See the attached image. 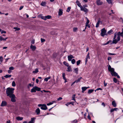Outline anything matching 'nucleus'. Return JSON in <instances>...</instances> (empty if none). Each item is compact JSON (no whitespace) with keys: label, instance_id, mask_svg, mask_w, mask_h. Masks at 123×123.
<instances>
[{"label":"nucleus","instance_id":"f257e3e1","mask_svg":"<svg viewBox=\"0 0 123 123\" xmlns=\"http://www.w3.org/2000/svg\"><path fill=\"white\" fill-rule=\"evenodd\" d=\"M15 89L12 88L8 87L6 90V93L7 96L9 97L13 95Z\"/></svg>","mask_w":123,"mask_h":123},{"label":"nucleus","instance_id":"f03ea898","mask_svg":"<svg viewBox=\"0 0 123 123\" xmlns=\"http://www.w3.org/2000/svg\"><path fill=\"white\" fill-rule=\"evenodd\" d=\"M108 69L109 71L111 72V74L112 76H116L117 75V73L114 71V69L113 68H111L110 65H109Z\"/></svg>","mask_w":123,"mask_h":123},{"label":"nucleus","instance_id":"7ed1b4c3","mask_svg":"<svg viewBox=\"0 0 123 123\" xmlns=\"http://www.w3.org/2000/svg\"><path fill=\"white\" fill-rule=\"evenodd\" d=\"M38 106L39 107H41V109L43 110H45L48 109L45 104H39L38 105Z\"/></svg>","mask_w":123,"mask_h":123},{"label":"nucleus","instance_id":"20e7f679","mask_svg":"<svg viewBox=\"0 0 123 123\" xmlns=\"http://www.w3.org/2000/svg\"><path fill=\"white\" fill-rule=\"evenodd\" d=\"M40 89H41L40 88L35 86L31 89V92H35L36 91H40Z\"/></svg>","mask_w":123,"mask_h":123},{"label":"nucleus","instance_id":"39448f33","mask_svg":"<svg viewBox=\"0 0 123 123\" xmlns=\"http://www.w3.org/2000/svg\"><path fill=\"white\" fill-rule=\"evenodd\" d=\"M101 31V35L102 36L104 37L105 35H107V33H106V31L105 30L104 28L102 29Z\"/></svg>","mask_w":123,"mask_h":123},{"label":"nucleus","instance_id":"423d86ee","mask_svg":"<svg viewBox=\"0 0 123 123\" xmlns=\"http://www.w3.org/2000/svg\"><path fill=\"white\" fill-rule=\"evenodd\" d=\"M117 38L118 39V40L120 41V36L122 37H123V32L122 31V32H118L117 33Z\"/></svg>","mask_w":123,"mask_h":123},{"label":"nucleus","instance_id":"0eeeda50","mask_svg":"<svg viewBox=\"0 0 123 123\" xmlns=\"http://www.w3.org/2000/svg\"><path fill=\"white\" fill-rule=\"evenodd\" d=\"M10 98H11V101L13 102H15L16 101V99H15V96L14 94L12 95L11 96L9 97Z\"/></svg>","mask_w":123,"mask_h":123},{"label":"nucleus","instance_id":"6e6552de","mask_svg":"<svg viewBox=\"0 0 123 123\" xmlns=\"http://www.w3.org/2000/svg\"><path fill=\"white\" fill-rule=\"evenodd\" d=\"M7 105V102L5 101H2L1 103L0 106L1 107L5 106Z\"/></svg>","mask_w":123,"mask_h":123},{"label":"nucleus","instance_id":"1a4fd4ad","mask_svg":"<svg viewBox=\"0 0 123 123\" xmlns=\"http://www.w3.org/2000/svg\"><path fill=\"white\" fill-rule=\"evenodd\" d=\"M80 8L81 11H83L84 12L86 13H87L88 12V10L87 8H85V7H82Z\"/></svg>","mask_w":123,"mask_h":123},{"label":"nucleus","instance_id":"9d476101","mask_svg":"<svg viewBox=\"0 0 123 123\" xmlns=\"http://www.w3.org/2000/svg\"><path fill=\"white\" fill-rule=\"evenodd\" d=\"M68 60L69 61H71L72 58H74V57L72 55H70L68 56Z\"/></svg>","mask_w":123,"mask_h":123},{"label":"nucleus","instance_id":"9b49d317","mask_svg":"<svg viewBox=\"0 0 123 123\" xmlns=\"http://www.w3.org/2000/svg\"><path fill=\"white\" fill-rule=\"evenodd\" d=\"M63 10L61 9H59V12H58V15L59 16L62 15L63 13Z\"/></svg>","mask_w":123,"mask_h":123},{"label":"nucleus","instance_id":"f8f14e48","mask_svg":"<svg viewBox=\"0 0 123 123\" xmlns=\"http://www.w3.org/2000/svg\"><path fill=\"white\" fill-rule=\"evenodd\" d=\"M119 41L118 40V39L117 38V37L116 39H113L112 41V43L114 44H116L117 42Z\"/></svg>","mask_w":123,"mask_h":123},{"label":"nucleus","instance_id":"ddd939ff","mask_svg":"<svg viewBox=\"0 0 123 123\" xmlns=\"http://www.w3.org/2000/svg\"><path fill=\"white\" fill-rule=\"evenodd\" d=\"M35 118L34 117L31 118V120L29 121V123H34L35 122Z\"/></svg>","mask_w":123,"mask_h":123},{"label":"nucleus","instance_id":"4468645a","mask_svg":"<svg viewBox=\"0 0 123 123\" xmlns=\"http://www.w3.org/2000/svg\"><path fill=\"white\" fill-rule=\"evenodd\" d=\"M100 0H97L96 3L97 5H101L102 4L103 2L100 1Z\"/></svg>","mask_w":123,"mask_h":123},{"label":"nucleus","instance_id":"2eb2a0df","mask_svg":"<svg viewBox=\"0 0 123 123\" xmlns=\"http://www.w3.org/2000/svg\"><path fill=\"white\" fill-rule=\"evenodd\" d=\"M76 3L78 6L80 8L82 6H81L80 3V2L78 0H77L76 1Z\"/></svg>","mask_w":123,"mask_h":123},{"label":"nucleus","instance_id":"dca6fc26","mask_svg":"<svg viewBox=\"0 0 123 123\" xmlns=\"http://www.w3.org/2000/svg\"><path fill=\"white\" fill-rule=\"evenodd\" d=\"M87 89V87H83L81 88V89L82 90V92L83 93L84 92V91Z\"/></svg>","mask_w":123,"mask_h":123},{"label":"nucleus","instance_id":"f3484780","mask_svg":"<svg viewBox=\"0 0 123 123\" xmlns=\"http://www.w3.org/2000/svg\"><path fill=\"white\" fill-rule=\"evenodd\" d=\"M30 48L33 50H35L36 49V47L35 46H33L32 44L30 46Z\"/></svg>","mask_w":123,"mask_h":123},{"label":"nucleus","instance_id":"a211bd4d","mask_svg":"<svg viewBox=\"0 0 123 123\" xmlns=\"http://www.w3.org/2000/svg\"><path fill=\"white\" fill-rule=\"evenodd\" d=\"M36 113L37 115H39L40 113V110L39 108H37L36 110Z\"/></svg>","mask_w":123,"mask_h":123},{"label":"nucleus","instance_id":"6ab92c4d","mask_svg":"<svg viewBox=\"0 0 123 123\" xmlns=\"http://www.w3.org/2000/svg\"><path fill=\"white\" fill-rule=\"evenodd\" d=\"M112 104L114 107H115L117 106L114 100L112 102Z\"/></svg>","mask_w":123,"mask_h":123},{"label":"nucleus","instance_id":"aec40b11","mask_svg":"<svg viewBox=\"0 0 123 123\" xmlns=\"http://www.w3.org/2000/svg\"><path fill=\"white\" fill-rule=\"evenodd\" d=\"M94 91V90L93 89L89 90L88 91L87 93L89 94H90L92 92Z\"/></svg>","mask_w":123,"mask_h":123},{"label":"nucleus","instance_id":"412c9836","mask_svg":"<svg viewBox=\"0 0 123 123\" xmlns=\"http://www.w3.org/2000/svg\"><path fill=\"white\" fill-rule=\"evenodd\" d=\"M16 119L17 120H23V117H16Z\"/></svg>","mask_w":123,"mask_h":123},{"label":"nucleus","instance_id":"4be33fe9","mask_svg":"<svg viewBox=\"0 0 123 123\" xmlns=\"http://www.w3.org/2000/svg\"><path fill=\"white\" fill-rule=\"evenodd\" d=\"M7 37L6 38H4L3 37H2L1 36H0V40L1 41L2 40L5 41L6 40V39H7Z\"/></svg>","mask_w":123,"mask_h":123},{"label":"nucleus","instance_id":"5701e85b","mask_svg":"<svg viewBox=\"0 0 123 123\" xmlns=\"http://www.w3.org/2000/svg\"><path fill=\"white\" fill-rule=\"evenodd\" d=\"M46 5V3L45 2L43 1L41 4V5L42 6H45Z\"/></svg>","mask_w":123,"mask_h":123},{"label":"nucleus","instance_id":"b1692460","mask_svg":"<svg viewBox=\"0 0 123 123\" xmlns=\"http://www.w3.org/2000/svg\"><path fill=\"white\" fill-rule=\"evenodd\" d=\"M12 75H11L6 74L5 76L4 77L6 78H8L10 77Z\"/></svg>","mask_w":123,"mask_h":123},{"label":"nucleus","instance_id":"393cba45","mask_svg":"<svg viewBox=\"0 0 123 123\" xmlns=\"http://www.w3.org/2000/svg\"><path fill=\"white\" fill-rule=\"evenodd\" d=\"M68 69L67 70V71L68 72H70L71 71V69L70 66H68Z\"/></svg>","mask_w":123,"mask_h":123},{"label":"nucleus","instance_id":"a878e982","mask_svg":"<svg viewBox=\"0 0 123 123\" xmlns=\"http://www.w3.org/2000/svg\"><path fill=\"white\" fill-rule=\"evenodd\" d=\"M82 79V77H80L77 80L75 81V82H76V83H78V82H79L80 81V80Z\"/></svg>","mask_w":123,"mask_h":123},{"label":"nucleus","instance_id":"bb28decb","mask_svg":"<svg viewBox=\"0 0 123 123\" xmlns=\"http://www.w3.org/2000/svg\"><path fill=\"white\" fill-rule=\"evenodd\" d=\"M76 95L75 94H74L72 95V100H74L75 102H76V100L75 99V96Z\"/></svg>","mask_w":123,"mask_h":123},{"label":"nucleus","instance_id":"cd10ccee","mask_svg":"<svg viewBox=\"0 0 123 123\" xmlns=\"http://www.w3.org/2000/svg\"><path fill=\"white\" fill-rule=\"evenodd\" d=\"M50 77L46 78L44 79V81H47L49 80L50 79Z\"/></svg>","mask_w":123,"mask_h":123},{"label":"nucleus","instance_id":"c85d7f7f","mask_svg":"<svg viewBox=\"0 0 123 123\" xmlns=\"http://www.w3.org/2000/svg\"><path fill=\"white\" fill-rule=\"evenodd\" d=\"M51 16L48 15L46 16V20L47 19H49L51 18Z\"/></svg>","mask_w":123,"mask_h":123},{"label":"nucleus","instance_id":"c756f323","mask_svg":"<svg viewBox=\"0 0 123 123\" xmlns=\"http://www.w3.org/2000/svg\"><path fill=\"white\" fill-rule=\"evenodd\" d=\"M113 31L112 30H111L107 32V34H108L110 35L111 34V33H112Z\"/></svg>","mask_w":123,"mask_h":123},{"label":"nucleus","instance_id":"7c9ffc66","mask_svg":"<svg viewBox=\"0 0 123 123\" xmlns=\"http://www.w3.org/2000/svg\"><path fill=\"white\" fill-rule=\"evenodd\" d=\"M38 72V68H36L35 71H33V73H37Z\"/></svg>","mask_w":123,"mask_h":123},{"label":"nucleus","instance_id":"2f4dec72","mask_svg":"<svg viewBox=\"0 0 123 123\" xmlns=\"http://www.w3.org/2000/svg\"><path fill=\"white\" fill-rule=\"evenodd\" d=\"M75 72L76 74H78V68H77L74 69Z\"/></svg>","mask_w":123,"mask_h":123},{"label":"nucleus","instance_id":"473e14b6","mask_svg":"<svg viewBox=\"0 0 123 123\" xmlns=\"http://www.w3.org/2000/svg\"><path fill=\"white\" fill-rule=\"evenodd\" d=\"M62 77L65 80H66V79L65 76V73H62Z\"/></svg>","mask_w":123,"mask_h":123},{"label":"nucleus","instance_id":"72a5a7b5","mask_svg":"<svg viewBox=\"0 0 123 123\" xmlns=\"http://www.w3.org/2000/svg\"><path fill=\"white\" fill-rule=\"evenodd\" d=\"M63 64L66 66L68 67L69 66L68 64V63L65 62H63Z\"/></svg>","mask_w":123,"mask_h":123},{"label":"nucleus","instance_id":"f704fd0d","mask_svg":"<svg viewBox=\"0 0 123 123\" xmlns=\"http://www.w3.org/2000/svg\"><path fill=\"white\" fill-rule=\"evenodd\" d=\"M71 61V63L73 64H74L75 63L76 61L74 59H73Z\"/></svg>","mask_w":123,"mask_h":123},{"label":"nucleus","instance_id":"c9c22d12","mask_svg":"<svg viewBox=\"0 0 123 123\" xmlns=\"http://www.w3.org/2000/svg\"><path fill=\"white\" fill-rule=\"evenodd\" d=\"M12 85L13 87H14L16 86V85L15 82L14 81H13L12 83Z\"/></svg>","mask_w":123,"mask_h":123},{"label":"nucleus","instance_id":"e433bc0d","mask_svg":"<svg viewBox=\"0 0 123 123\" xmlns=\"http://www.w3.org/2000/svg\"><path fill=\"white\" fill-rule=\"evenodd\" d=\"M71 9V7H68L66 10V11L68 12H69L70 11Z\"/></svg>","mask_w":123,"mask_h":123},{"label":"nucleus","instance_id":"4c0bfd02","mask_svg":"<svg viewBox=\"0 0 123 123\" xmlns=\"http://www.w3.org/2000/svg\"><path fill=\"white\" fill-rule=\"evenodd\" d=\"M41 18L45 20H46V16H42L41 17Z\"/></svg>","mask_w":123,"mask_h":123},{"label":"nucleus","instance_id":"58836bf2","mask_svg":"<svg viewBox=\"0 0 123 123\" xmlns=\"http://www.w3.org/2000/svg\"><path fill=\"white\" fill-rule=\"evenodd\" d=\"M77 65H78L79 64H80V60H79L77 62Z\"/></svg>","mask_w":123,"mask_h":123},{"label":"nucleus","instance_id":"ea45409f","mask_svg":"<svg viewBox=\"0 0 123 123\" xmlns=\"http://www.w3.org/2000/svg\"><path fill=\"white\" fill-rule=\"evenodd\" d=\"M88 118L89 120H91V117L90 116V114L89 112L88 113V115L87 117Z\"/></svg>","mask_w":123,"mask_h":123},{"label":"nucleus","instance_id":"a19ab883","mask_svg":"<svg viewBox=\"0 0 123 123\" xmlns=\"http://www.w3.org/2000/svg\"><path fill=\"white\" fill-rule=\"evenodd\" d=\"M13 29H15L16 31H19L20 30V28H19L18 27H14L13 28Z\"/></svg>","mask_w":123,"mask_h":123},{"label":"nucleus","instance_id":"79ce46f5","mask_svg":"<svg viewBox=\"0 0 123 123\" xmlns=\"http://www.w3.org/2000/svg\"><path fill=\"white\" fill-rule=\"evenodd\" d=\"M113 80L114 82L115 83H117V79L115 78H113Z\"/></svg>","mask_w":123,"mask_h":123},{"label":"nucleus","instance_id":"37998d69","mask_svg":"<svg viewBox=\"0 0 123 123\" xmlns=\"http://www.w3.org/2000/svg\"><path fill=\"white\" fill-rule=\"evenodd\" d=\"M77 30V28L76 27H75L73 28V31L74 32H75Z\"/></svg>","mask_w":123,"mask_h":123},{"label":"nucleus","instance_id":"c03bdc74","mask_svg":"<svg viewBox=\"0 0 123 123\" xmlns=\"http://www.w3.org/2000/svg\"><path fill=\"white\" fill-rule=\"evenodd\" d=\"M9 69L11 70H13L14 69V68L13 67H11L9 68Z\"/></svg>","mask_w":123,"mask_h":123},{"label":"nucleus","instance_id":"a18cd8bd","mask_svg":"<svg viewBox=\"0 0 123 123\" xmlns=\"http://www.w3.org/2000/svg\"><path fill=\"white\" fill-rule=\"evenodd\" d=\"M41 41L42 43L45 41V40L44 39L41 38Z\"/></svg>","mask_w":123,"mask_h":123},{"label":"nucleus","instance_id":"49530a36","mask_svg":"<svg viewBox=\"0 0 123 123\" xmlns=\"http://www.w3.org/2000/svg\"><path fill=\"white\" fill-rule=\"evenodd\" d=\"M77 120H75L73 121L72 122V123H76L77 122Z\"/></svg>","mask_w":123,"mask_h":123},{"label":"nucleus","instance_id":"de8ad7c7","mask_svg":"<svg viewBox=\"0 0 123 123\" xmlns=\"http://www.w3.org/2000/svg\"><path fill=\"white\" fill-rule=\"evenodd\" d=\"M99 23H98V22H97L96 23V28H97L99 26Z\"/></svg>","mask_w":123,"mask_h":123},{"label":"nucleus","instance_id":"09e8293b","mask_svg":"<svg viewBox=\"0 0 123 123\" xmlns=\"http://www.w3.org/2000/svg\"><path fill=\"white\" fill-rule=\"evenodd\" d=\"M99 23H98V22H97L96 23V28H97L99 26Z\"/></svg>","mask_w":123,"mask_h":123},{"label":"nucleus","instance_id":"8fccbe9b","mask_svg":"<svg viewBox=\"0 0 123 123\" xmlns=\"http://www.w3.org/2000/svg\"><path fill=\"white\" fill-rule=\"evenodd\" d=\"M110 41H108L106 43L104 44H103V45H107V44H109L110 43Z\"/></svg>","mask_w":123,"mask_h":123},{"label":"nucleus","instance_id":"3c124183","mask_svg":"<svg viewBox=\"0 0 123 123\" xmlns=\"http://www.w3.org/2000/svg\"><path fill=\"white\" fill-rule=\"evenodd\" d=\"M114 37L113 39H116V36H117V33H115L114 34Z\"/></svg>","mask_w":123,"mask_h":123},{"label":"nucleus","instance_id":"603ef678","mask_svg":"<svg viewBox=\"0 0 123 123\" xmlns=\"http://www.w3.org/2000/svg\"><path fill=\"white\" fill-rule=\"evenodd\" d=\"M116 54L114 53H108V55H116Z\"/></svg>","mask_w":123,"mask_h":123},{"label":"nucleus","instance_id":"864d4df0","mask_svg":"<svg viewBox=\"0 0 123 123\" xmlns=\"http://www.w3.org/2000/svg\"><path fill=\"white\" fill-rule=\"evenodd\" d=\"M3 58L2 56L0 57V61L1 62L3 61Z\"/></svg>","mask_w":123,"mask_h":123},{"label":"nucleus","instance_id":"5fc2aeb1","mask_svg":"<svg viewBox=\"0 0 123 123\" xmlns=\"http://www.w3.org/2000/svg\"><path fill=\"white\" fill-rule=\"evenodd\" d=\"M89 20L88 19H87L86 22V24H88L89 23Z\"/></svg>","mask_w":123,"mask_h":123},{"label":"nucleus","instance_id":"6e6d98bb","mask_svg":"<svg viewBox=\"0 0 123 123\" xmlns=\"http://www.w3.org/2000/svg\"><path fill=\"white\" fill-rule=\"evenodd\" d=\"M53 104V103H52L51 102H50L49 103L47 104V105L49 106Z\"/></svg>","mask_w":123,"mask_h":123},{"label":"nucleus","instance_id":"4d7b16f0","mask_svg":"<svg viewBox=\"0 0 123 123\" xmlns=\"http://www.w3.org/2000/svg\"><path fill=\"white\" fill-rule=\"evenodd\" d=\"M62 98L61 97H60L57 99L58 101H59L60 100H62Z\"/></svg>","mask_w":123,"mask_h":123},{"label":"nucleus","instance_id":"13d9d810","mask_svg":"<svg viewBox=\"0 0 123 123\" xmlns=\"http://www.w3.org/2000/svg\"><path fill=\"white\" fill-rule=\"evenodd\" d=\"M107 84L106 83H105V81H104V86H106L107 85Z\"/></svg>","mask_w":123,"mask_h":123},{"label":"nucleus","instance_id":"bf43d9fd","mask_svg":"<svg viewBox=\"0 0 123 123\" xmlns=\"http://www.w3.org/2000/svg\"><path fill=\"white\" fill-rule=\"evenodd\" d=\"M31 43L32 44H34L35 43V40H32L31 41Z\"/></svg>","mask_w":123,"mask_h":123},{"label":"nucleus","instance_id":"052dcab7","mask_svg":"<svg viewBox=\"0 0 123 123\" xmlns=\"http://www.w3.org/2000/svg\"><path fill=\"white\" fill-rule=\"evenodd\" d=\"M6 123H11L10 120H8L7 121Z\"/></svg>","mask_w":123,"mask_h":123},{"label":"nucleus","instance_id":"680f3d73","mask_svg":"<svg viewBox=\"0 0 123 123\" xmlns=\"http://www.w3.org/2000/svg\"><path fill=\"white\" fill-rule=\"evenodd\" d=\"M6 33V32L5 31H2L1 32V34H2L3 33Z\"/></svg>","mask_w":123,"mask_h":123},{"label":"nucleus","instance_id":"e2e57ef3","mask_svg":"<svg viewBox=\"0 0 123 123\" xmlns=\"http://www.w3.org/2000/svg\"><path fill=\"white\" fill-rule=\"evenodd\" d=\"M86 27H87L89 28L90 27V25L88 24H86Z\"/></svg>","mask_w":123,"mask_h":123},{"label":"nucleus","instance_id":"0e129e2a","mask_svg":"<svg viewBox=\"0 0 123 123\" xmlns=\"http://www.w3.org/2000/svg\"><path fill=\"white\" fill-rule=\"evenodd\" d=\"M23 7H23V6H21L19 8V10H21L23 8Z\"/></svg>","mask_w":123,"mask_h":123},{"label":"nucleus","instance_id":"69168bd1","mask_svg":"<svg viewBox=\"0 0 123 123\" xmlns=\"http://www.w3.org/2000/svg\"><path fill=\"white\" fill-rule=\"evenodd\" d=\"M69 105H70L69 102H68L67 104H65V105L67 106H68Z\"/></svg>","mask_w":123,"mask_h":123},{"label":"nucleus","instance_id":"338daca9","mask_svg":"<svg viewBox=\"0 0 123 123\" xmlns=\"http://www.w3.org/2000/svg\"><path fill=\"white\" fill-rule=\"evenodd\" d=\"M114 111V109H111V110L110 112H112Z\"/></svg>","mask_w":123,"mask_h":123},{"label":"nucleus","instance_id":"774afa93","mask_svg":"<svg viewBox=\"0 0 123 123\" xmlns=\"http://www.w3.org/2000/svg\"><path fill=\"white\" fill-rule=\"evenodd\" d=\"M86 58L87 59H90V57L89 55H87L86 56Z\"/></svg>","mask_w":123,"mask_h":123}]
</instances>
